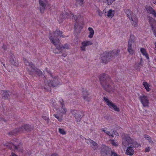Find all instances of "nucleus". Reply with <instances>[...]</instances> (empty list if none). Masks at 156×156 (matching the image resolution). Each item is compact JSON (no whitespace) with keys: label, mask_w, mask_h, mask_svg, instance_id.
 I'll return each instance as SVG.
<instances>
[{"label":"nucleus","mask_w":156,"mask_h":156,"mask_svg":"<svg viewBox=\"0 0 156 156\" xmlns=\"http://www.w3.org/2000/svg\"><path fill=\"white\" fill-rule=\"evenodd\" d=\"M122 143L125 146H130L127 147L126 154L130 156L133 155L134 153V151L133 147H138L140 146V144L128 136H126L123 138Z\"/></svg>","instance_id":"1"},{"label":"nucleus","mask_w":156,"mask_h":156,"mask_svg":"<svg viewBox=\"0 0 156 156\" xmlns=\"http://www.w3.org/2000/svg\"><path fill=\"white\" fill-rule=\"evenodd\" d=\"M113 51L105 52L101 55V59L104 63L106 64L110 62L112 58Z\"/></svg>","instance_id":"2"},{"label":"nucleus","mask_w":156,"mask_h":156,"mask_svg":"<svg viewBox=\"0 0 156 156\" xmlns=\"http://www.w3.org/2000/svg\"><path fill=\"white\" fill-rule=\"evenodd\" d=\"M53 106L57 114H58L62 115L66 112V109L62 103L59 105L57 103H54Z\"/></svg>","instance_id":"3"},{"label":"nucleus","mask_w":156,"mask_h":156,"mask_svg":"<svg viewBox=\"0 0 156 156\" xmlns=\"http://www.w3.org/2000/svg\"><path fill=\"white\" fill-rule=\"evenodd\" d=\"M62 34V33H61L59 30H56L50 36L49 39L50 41L55 45H56L59 42L58 39L57 37L58 36H60Z\"/></svg>","instance_id":"4"},{"label":"nucleus","mask_w":156,"mask_h":156,"mask_svg":"<svg viewBox=\"0 0 156 156\" xmlns=\"http://www.w3.org/2000/svg\"><path fill=\"white\" fill-rule=\"evenodd\" d=\"M100 80L101 84L103 86L104 88L107 90V88L111 82L110 79L107 76L103 75L100 77Z\"/></svg>","instance_id":"5"},{"label":"nucleus","mask_w":156,"mask_h":156,"mask_svg":"<svg viewBox=\"0 0 156 156\" xmlns=\"http://www.w3.org/2000/svg\"><path fill=\"white\" fill-rule=\"evenodd\" d=\"M104 99L106 104L111 109L115 111L119 112L120 111L119 108L117 107L116 104L113 103L112 101L106 97L104 98Z\"/></svg>","instance_id":"6"},{"label":"nucleus","mask_w":156,"mask_h":156,"mask_svg":"<svg viewBox=\"0 0 156 156\" xmlns=\"http://www.w3.org/2000/svg\"><path fill=\"white\" fill-rule=\"evenodd\" d=\"M142 106L144 107H148L149 105V99L148 97L144 95H140L139 97Z\"/></svg>","instance_id":"7"},{"label":"nucleus","mask_w":156,"mask_h":156,"mask_svg":"<svg viewBox=\"0 0 156 156\" xmlns=\"http://www.w3.org/2000/svg\"><path fill=\"white\" fill-rule=\"evenodd\" d=\"M60 80L58 78L53 76H51L48 81V84L50 86L55 87L60 83Z\"/></svg>","instance_id":"8"},{"label":"nucleus","mask_w":156,"mask_h":156,"mask_svg":"<svg viewBox=\"0 0 156 156\" xmlns=\"http://www.w3.org/2000/svg\"><path fill=\"white\" fill-rule=\"evenodd\" d=\"M128 11L129 13H127L128 16L130 20L131 23L134 26H136L138 23L137 18L135 14L132 13L129 11Z\"/></svg>","instance_id":"9"},{"label":"nucleus","mask_w":156,"mask_h":156,"mask_svg":"<svg viewBox=\"0 0 156 156\" xmlns=\"http://www.w3.org/2000/svg\"><path fill=\"white\" fill-rule=\"evenodd\" d=\"M86 142L88 144H89L93 149L95 150L97 148V144L94 141L90 139H86Z\"/></svg>","instance_id":"10"},{"label":"nucleus","mask_w":156,"mask_h":156,"mask_svg":"<svg viewBox=\"0 0 156 156\" xmlns=\"http://www.w3.org/2000/svg\"><path fill=\"white\" fill-rule=\"evenodd\" d=\"M47 0H39L41 11H43L46 7Z\"/></svg>","instance_id":"11"},{"label":"nucleus","mask_w":156,"mask_h":156,"mask_svg":"<svg viewBox=\"0 0 156 156\" xmlns=\"http://www.w3.org/2000/svg\"><path fill=\"white\" fill-rule=\"evenodd\" d=\"M133 43V41H129L128 42V51L130 54L132 55L134 53V51L132 48V45Z\"/></svg>","instance_id":"12"},{"label":"nucleus","mask_w":156,"mask_h":156,"mask_svg":"<svg viewBox=\"0 0 156 156\" xmlns=\"http://www.w3.org/2000/svg\"><path fill=\"white\" fill-rule=\"evenodd\" d=\"M143 85L147 92H150L151 90V85L146 82L143 83Z\"/></svg>","instance_id":"13"},{"label":"nucleus","mask_w":156,"mask_h":156,"mask_svg":"<svg viewBox=\"0 0 156 156\" xmlns=\"http://www.w3.org/2000/svg\"><path fill=\"white\" fill-rule=\"evenodd\" d=\"M115 11L114 10L110 9L106 12V16L108 18H111L114 16Z\"/></svg>","instance_id":"14"},{"label":"nucleus","mask_w":156,"mask_h":156,"mask_svg":"<svg viewBox=\"0 0 156 156\" xmlns=\"http://www.w3.org/2000/svg\"><path fill=\"white\" fill-rule=\"evenodd\" d=\"M140 51L143 56H145L147 60H149V55L146 50L145 48H140Z\"/></svg>","instance_id":"15"},{"label":"nucleus","mask_w":156,"mask_h":156,"mask_svg":"<svg viewBox=\"0 0 156 156\" xmlns=\"http://www.w3.org/2000/svg\"><path fill=\"white\" fill-rule=\"evenodd\" d=\"M145 9L148 13L151 14L152 15L155 12L154 9L151 7L150 6H145Z\"/></svg>","instance_id":"16"},{"label":"nucleus","mask_w":156,"mask_h":156,"mask_svg":"<svg viewBox=\"0 0 156 156\" xmlns=\"http://www.w3.org/2000/svg\"><path fill=\"white\" fill-rule=\"evenodd\" d=\"M149 22L151 25L154 35L156 37V22L154 21V22L152 23L151 20H149Z\"/></svg>","instance_id":"17"},{"label":"nucleus","mask_w":156,"mask_h":156,"mask_svg":"<svg viewBox=\"0 0 156 156\" xmlns=\"http://www.w3.org/2000/svg\"><path fill=\"white\" fill-rule=\"evenodd\" d=\"M88 30L89 31L88 37L90 38H92L94 33V30L92 28L90 27L88 28Z\"/></svg>","instance_id":"18"},{"label":"nucleus","mask_w":156,"mask_h":156,"mask_svg":"<svg viewBox=\"0 0 156 156\" xmlns=\"http://www.w3.org/2000/svg\"><path fill=\"white\" fill-rule=\"evenodd\" d=\"M81 44L86 46V47L92 44V42L91 41H85L82 42Z\"/></svg>","instance_id":"19"},{"label":"nucleus","mask_w":156,"mask_h":156,"mask_svg":"<svg viewBox=\"0 0 156 156\" xmlns=\"http://www.w3.org/2000/svg\"><path fill=\"white\" fill-rule=\"evenodd\" d=\"M101 130L109 136H111L112 138L113 137V134H115V132L112 131H106L104 129H102Z\"/></svg>","instance_id":"20"},{"label":"nucleus","mask_w":156,"mask_h":156,"mask_svg":"<svg viewBox=\"0 0 156 156\" xmlns=\"http://www.w3.org/2000/svg\"><path fill=\"white\" fill-rule=\"evenodd\" d=\"M82 97L83 99L86 101H88L89 98L87 96V93L86 91L83 92Z\"/></svg>","instance_id":"21"},{"label":"nucleus","mask_w":156,"mask_h":156,"mask_svg":"<svg viewBox=\"0 0 156 156\" xmlns=\"http://www.w3.org/2000/svg\"><path fill=\"white\" fill-rule=\"evenodd\" d=\"M144 137L146 139L148 140L150 144H153L154 143L149 136L147 135H145L144 136Z\"/></svg>","instance_id":"22"},{"label":"nucleus","mask_w":156,"mask_h":156,"mask_svg":"<svg viewBox=\"0 0 156 156\" xmlns=\"http://www.w3.org/2000/svg\"><path fill=\"white\" fill-rule=\"evenodd\" d=\"M59 114H54V116L58 119V120L59 122H62V115H58Z\"/></svg>","instance_id":"23"},{"label":"nucleus","mask_w":156,"mask_h":156,"mask_svg":"<svg viewBox=\"0 0 156 156\" xmlns=\"http://www.w3.org/2000/svg\"><path fill=\"white\" fill-rule=\"evenodd\" d=\"M59 133L62 135H65L66 134V132L63 128H59L58 129Z\"/></svg>","instance_id":"24"},{"label":"nucleus","mask_w":156,"mask_h":156,"mask_svg":"<svg viewBox=\"0 0 156 156\" xmlns=\"http://www.w3.org/2000/svg\"><path fill=\"white\" fill-rule=\"evenodd\" d=\"M10 61L13 65H16V60L14 56L11 57L10 59Z\"/></svg>","instance_id":"25"},{"label":"nucleus","mask_w":156,"mask_h":156,"mask_svg":"<svg viewBox=\"0 0 156 156\" xmlns=\"http://www.w3.org/2000/svg\"><path fill=\"white\" fill-rule=\"evenodd\" d=\"M115 0H105V2L107 5H110L112 4Z\"/></svg>","instance_id":"26"},{"label":"nucleus","mask_w":156,"mask_h":156,"mask_svg":"<svg viewBox=\"0 0 156 156\" xmlns=\"http://www.w3.org/2000/svg\"><path fill=\"white\" fill-rule=\"evenodd\" d=\"M111 143L112 144L113 146L115 147H116L118 146V144L116 142H115L114 140H111Z\"/></svg>","instance_id":"27"},{"label":"nucleus","mask_w":156,"mask_h":156,"mask_svg":"<svg viewBox=\"0 0 156 156\" xmlns=\"http://www.w3.org/2000/svg\"><path fill=\"white\" fill-rule=\"evenodd\" d=\"M75 1L77 4L80 5H81L82 4L83 1V0H75Z\"/></svg>","instance_id":"28"},{"label":"nucleus","mask_w":156,"mask_h":156,"mask_svg":"<svg viewBox=\"0 0 156 156\" xmlns=\"http://www.w3.org/2000/svg\"><path fill=\"white\" fill-rule=\"evenodd\" d=\"M86 46L83 45V44H81V46L80 47L81 50L82 51H84L86 50Z\"/></svg>","instance_id":"29"},{"label":"nucleus","mask_w":156,"mask_h":156,"mask_svg":"<svg viewBox=\"0 0 156 156\" xmlns=\"http://www.w3.org/2000/svg\"><path fill=\"white\" fill-rule=\"evenodd\" d=\"M150 151V147H147L145 148V151L146 152H148Z\"/></svg>","instance_id":"30"},{"label":"nucleus","mask_w":156,"mask_h":156,"mask_svg":"<svg viewBox=\"0 0 156 156\" xmlns=\"http://www.w3.org/2000/svg\"><path fill=\"white\" fill-rule=\"evenodd\" d=\"M143 62H144L143 60V59L142 58H141L140 59V62L138 63V64L139 65H142L143 63Z\"/></svg>","instance_id":"31"},{"label":"nucleus","mask_w":156,"mask_h":156,"mask_svg":"<svg viewBox=\"0 0 156 156\" xmlns=\"http://www.w3.org/2000/svg\"><path fill=\"white\" fill-rule=\"evenodd\" d=\"M36 73L39 76H41L42 74L40 70L36 72Z\"/></svg>","instance_id":"32"},{"label":"nucleus","mask_w":156,"mask_h":156,"mask_svg":"<svg viewBox=\"0 0 156 156\" xmlns=\"http://www.w3.org/2000/svg\"><path fill=\"white\" fill-rule=\"evenodd\" d=\"M112 156H120L119 155H118L117 154L114 152H112Z\"/></svg>","instance_id":"33"},{"label":"nucleus","mask_w":156,"mask_h":156,"mask_svg":"<svg viewBox=\"0 0 156 156\" xmlns=\"http://www.w3.org/2000/svg\"><path fill=\"white\" fill-rule=\"evenodd\" d=\"M10 156H18L13 152L11 153Z\"/></svg>","instance_id":"34"},{"label":"nucleus","mask_w":156,"mask_h":156,"mask_svg":"<svg viewBox=\"0 0 156 156\" xmlns=\"http://www.w3.org/2000/svg\"><path fill=\"white\" fill-rule=\"evenodd\" d=\"M152 2L156 5V0H151Z\"/></svg>","instance_id":"35"},{"label":"nucleus","mask_w":156,"mask_h":156,"mask_svg":"<svg viewBox=\"0 0 156 156\" xmlns=\"http://www.w3.org/2000/svg\"><path fill=\"white\" fill-rule=\"evenodd\" d=\"M153 15L156 18V11L154 12Z\"/></svg>","instance_id":"36"},{"label":"nucleus","mask_w":156,"mask_h":156,"mask_svg":"<svg viewBox=\"0 0 156 156\" xmlns=\"http://www.w3.org/2000/svg\"><path fill=\"white\" fill-rule=\"evenodd\" d=\"M68 45H66V47H64V48H68Z\"/></svg>","instance_id":"37"},{"label":"nucleus","mask_w":156,"mask_h":156,"mask_svg":"<svg viewBox=\"0 0 156 156\" xmlns=\"http://www.w3.org/2000/svg\"><path fill=\"white\" fill-rule=\"evenodd\" d=\"M33 70H34V69H30V71H31L32 72H33Z\"/></svg>","instance_id":"38"},{"label":"nucleus","mask_w":156,"mask_h":156,"mask_svg":"<svg viewBox=\"0 0 156 156\" xmlns=\"http://www.w3.org/2000/svg\"><path fill=\"white\" fill-rule=\"evenodd\" d=\"M28 70H29V71H30V70L29 69H28Z\"/></svg>","instance_id":"39"}]
</instances>
